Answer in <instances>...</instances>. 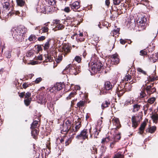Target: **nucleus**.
I'll return each mask as SVG.
<instances>
[{"label":"nucleus","mask_w":158,"mask_h":158,"mask_svg":"<svg viewBox=\"0 0 158 158\" xmlns=\"http://www.w3.org/2000/svg\"><path fill=\"white\" fill-rule=\"evenodd\" d=\"M110 104V102L108 101H106L103 102L102 104V109H104L105 108H106L109 106Z\"/></svg>","instance_id":"23"},{"label":"nucleus","mask_w":158,"mask_h":158,"mask_svg":"<svg viewBox=\"0 0 158 158\" xmlns=\"http://www.w3.org/2000/svg\"><path fill=\"white\" fill-rule=\"evenodd\" d=\"M114 158H123V156L119 153H118L115 154Z\"/></svg>","instance_id":"43"},{"label":"nucleus","mask_w":158,"mask_h":158,"mask_svg":"<svg viewBox=\"0 0 158 158\" xmlns=\"http://www.w3.org/2000/svg\"><path fill=\"white\" fill-rule=\"evenodd\" d=\"M114 5H119L120 2V0H113Z\"/></svg>","instance_id":"53"},{"label":"nucleus","mask_w":158,"mask_h":158,"mask_svg":"<svg viewBox=\"0 0 158 158\" xmlns=\"http://www.w3.org/2000/svg\"><path fill=\"white\" fill-rule=\"evenodd\" d=\"M48 3L49 5L54 6L56 4V1L55 0H48Z\"/></svg>","instance_id":"39"},{"label":"nucleus","mask_w":158,"mask_h":158,"mask_svg":"<svg viewBox=\"0 0 158 158\" xmlns=\"http://www.w3.org/2000/svg\"><path fill=\"white\" fill-rule=\"evenodd\" d=\"M115 141L118 142V140H120L121 136L120 135V133H118L115 135L113 137Z\"/></svg>","instance_id":"22"},{"label":"nucleus","mask_w":158,"mask_h":158,"mask_svg":"<svg viewBox=\"0 0 158 158\" xmlns=\"http://www.w3.org/2000/svg\"><path fill=\"white\" fill-rule=\"evenodd\" d=\"M30 41H34L35 40V36L34 35H31L28 38Z\"/></svg>","instance_id":"50"},{"label":"nucleus","mask_w":158,"mask_h":158,"mask_svg":"<svg viewBox=\"0 0 158 158\" xmlns=\"http://www.w3.org/2000/svg\"><path fill=\"white\" fill-rule=\"evenodd\" d=\"M81 67L76 65L69 64L65 68V70L69 71L70 74L75 75L77 74L81 71Z\"/></svg>","instance_id":"3"},{"label":"nucleus","mask_w":158,"mask_h":158,"mask_svg":"<svg viewBox=\"0 0 158 158\" xmlns=\"http://www.w3.org/2000/svg\"><path fill=\"white\" fill-rule=\"evenodd\" d=\"M137 70L139 72L141 73H142L144 75H146V72L142 70L141 68H138L137 69Z\"/></svg>","instance_id":"41"},{"label":"nucleus","mask_w":158,"mask_h":158,"mask_svg":"<svg viewBox=\"0 0 158 158\" xmlns=\"http://www.w3.org/2000/svg\"><path fill=\"white\" fill-rule=\"evenodd\" d=\"M100 131V128L98 127L97 126L95 129H94V137L97 138V136L98 135L99 132Z\"/></svg>","instance_id":"18"},{"label":"nucleus","mask_w":158,"mask_h":158,"mask_svg":"<svg viewBox=\"0 0 158 158\" xmlns=\"http://www.w3.org/2000/svg\"><path fill=\"white\" fill-rule=\"evenodd\" d=\"M45 37L44 36H42L38 38V40L39 41H42L45 40Z\"/></svg>","instance_id":"60"},{"label":"nucleus","mask_w":158,"mask_h":158,"mask_svg":"<svg viewBox=\"0 0 158 158\" xmlns=\"http://www.w3.org/2000/svg\"><path fill=\"white\" fill-rule=\"evenodd\" d=\"M44 25H45L46 26L43 27L40 29V30L42 31V33L46 32H48V27H46V26H47V23H45Z\"/></svg>","instance_id":"27"},{"label":"nucleus","mask_w":158,"mask_h":158,"mask_svg":"<svg viewBox=\"0 0 158 158\" xmlns=\"http://www.w3.org/2000/svg\"><path fill=\"white\" fill-rule=\"evenodd\" d=\"M141 107V106L139 105L138 104H135L133 106V112H135L138 111Z\"/></svg>","instance_id":"19"},{"label":"nucleus","mask_w":158,"mask_h":158,"mask_svg":"<svg viewBox=\"0 0 158 158\" xmlns=\"http://www.w3.org/2000/svg\"><path fill=\"white\" fill-rule=\"evenodd\" d=\"M110 138L108 136L102 139V143H103L105 142H108L110 140Z\"/></svg>","instance_id":"37"},{"label":"nucleus","mask_w":158,"mask_h":158,"mask_svg":"<svg viewBox=\"0 0 158 158\" xmlns=\"http://www.w3.org/2000/svg\"><path fill=\"white\" fill-rule=\"evenodd\" d=\"M31 98H27L24 100V102L25 105L27 106L30 104L31 102Z\"/></svg>","instance_id":"31"},{"label":"nucleus","mask_w":158,"mask_h":158,"mask_svg":"<svg viewBox=\"0 0 158 158\" xmlns=\"http://www.w3.org/2000/svg\"><path fill=\"white\" fill-rule=\"evenodd\" d=\"M88 130L84 129L82 130L81 133L79 135H77L76 137L77 139H83L85 140L88 138Z\"/></svg>","instance_id":"6"},{"label":"nucleus","mask_w":158,"mask_h":158,"mask_svg":"<svg viewBox=\"0 0 158 158\" xmlns=\"http://www.w3.org/2000/svg\"><path fill=\"white\" fill-rule=\"evenodd\" d=\"M50 40V39H48L44 44V45H43L44 50H46L49 48L50 46L49 42Z\"/></svg>","instance_id":"20"},{"label":"nucleus","mask_w":158,"mask_h":158,"mask_svg":"<svg viewBox=\"0 0 158 158\" xmlns=\"http://www.w3.org/2000/svg\"><path fill=\"white\" fill-rule=\"evenodd\" d=\"M70 128H68L66 126V125H65L64 123L62 127V128L61 131L67 133Z\"/></svg>","instance_id":"24"},{"label":"nucleus","mask_w":158,"mask_h":158,"mask_svg":"<svg viewBox=\"0 0 158 158\" xmlns=\"http://www.w3.org/2000/svg\"><path fill=\"white\" fill-rule=\"evenodd\" d=\"M38 133L39 131L36 129L32 130L31 131V134L34 138H35V136L38 135Z\"/></svg>","instance_id":"29"},{"label":"nucleus","mask_w":158,"mask_h":158,"mask_svg":"<svg viewBox=\"0 0 158 158\" xmlns=\"http://www.w3.org/2000/svg\"><path fill=\"white\" fill-rule=\"evenodd\" d=\"M125 91H126L124 89V88L123 89H121L120 87L119 86L118 88L117 93L118 97H119L122 95Z\"/></svg>","instance_id":"14"},{"label":"nucleus","mask_w":158,"mask_h":158,"mask_svg":"<svg viewBox=\"0 0 158 158\" xmlns=\"http://www.w3.org/2000/svg\"><path fill=\"white\" fill-rule=\"evenodd\" d=\"M120 41V43L122 44H124L126 42V41L125 40L122 39H121Z\"/></svg>","instance_id":"64"},{"label":"nucleus","mask_w":158,"mask_h":158,"mask_svg":"<svg viewBox=\"0 0 158 158\" xmlns=\"http://www.w3.org/2000/svg\"><path fill=\"white\" fill-rule=\"evenodd\" d=\"M42 80V78L41 77H39L37 78L36 80L35 81V83L36 84L40 82Z\"/></svg>","instance_id":"57"},{"label":"nucleus","mask_w":158,"mask_h":158,"mask_svg":"<svg viewBox=\"0 0 158 158\" xmlns=\"http://www.w3.org/2000/svg\"><path fill=\"white\" fill-rule=\"evenodd\" d=\"M62 56H59L58 57L56 58V60L57 63H59L60 61H61L62 59Z\"/></svg>","instance_id":"51"},{"label":"nucleus","mask_w":158,"mask_h":158,"mask_svg":"<svg viewBox=\"0 0 158 158\" xmlns=\"http://www.w3.org/2000/svg\"><path fill=\"white\" fill-rule=\"evenodd\" d=\"M91 152L92 154H96L97 153V149L95 146H93L91 148Z\"/></svg>","instance_id":"33"},{"label":"nucleus","mask_w":158,"mask_h":158,"mask_svg":"<svg viewBox=\"0 0 158 158\" xmlns=\"http://www.w3.org/2000/svg\"><path fill=\"white\" fill-rule=\"evenodd\" d=\"M71 18L70 17H68L65 20H64V23H67V25H71Z\"/></svg>","instance_id":"34"},{"label":"nucleus","mask_w":158,"mask_h":158,"mask_svg":"<svg viewBox=\"0 0 158 158\" xmlns=\"http://www.w3.org/2000/svg\"><path fill=\"white\" fill-rule=\"evenodd\" d=\"M2 14L4 16H7L8 15V11L10 8L9 3L8 2H4L2 4Z\"/></svg>","instance_id":"4"},{"label":"nucleus","mask_w":158,"mask_h":158,"mask_svg":"<svg viewBox=\"0 0 158 158\" xmlns=\"http://www.w3.org/2000/svg\"><path fill=\"white\" fill-rule=\"evenodd\" d=\"M31 95V93L27 92L25 94V98H29V97Z\"/></svg>","instance_id":"54"},{"label":"nucleus","mask_w":158,"mask_h":158,"mask_svg":"<svg viewBox=\"0 0 158 158\" xmlns=\"http://www.w3.org/2000/svg\"><path fill=\"white\" fill-rule=\"evenodd\" d=\"M64 10L66 12L68 13L70 11V9L69 7H65Z\"/></svg>","instance_id":"59"},{"label":"nucleus","mask_w":158,"mask_h":158,"mask_svg":"<svg viewBox=\"0 0 158 158\" xmlns=\"http://www.w3.org/2000/svg\"><path fill=\"white\" fill-rule=\"evenodd\" d=\"M111 64H117L119 62V59L117 54H113L111 57Z\"/></svg>","instance_id":"8"},{"label":"nucleus","mask_w":158,"mask_h":158,"mask_svg":"<svg viewBox=\"0 0 158 158\" xmlns=\"http://www.w3.org/2000/svg\"><path fill=\"white\" fill-rule=\"evenodd\" d=\"M33 54V52L32 51H29L27 53L26 56L27 57H30L32 56Z\"/></svg>","instance_id":"56"},{"label":"nucleus","mask_w":158,"mask_h":158,"mask_svg":"<svg viewBox=\"0 0 158 158\" xmlns=\"http://www.w3.org/2000/svg\"><path fill=\"white\" fill-rule=\"evenodd\" d=\"M76 92H71L69 95L67 97L66 99L68 100L71 99L72 98L74 97V96L76 95Z\"/></svg>","instance_id":"32"},{"label":"nucleus","mask_w":158,"mask_h":158,"mask_svg":"<svg viewBox=\"0 0 158 158\" xmlns=\"http://www.w3.org/2000/svg\"><path fill=\"white\" fill-rule=\"evenodd\" d=\"M56 87V91H58L62 89V87L61 85L60 84L58 83L55 85Z\"/></svg>","instance_id":"40"},{"label":"nucleus","mask_w":158,"mask_h":158,"mask_svg":"<svg viewBox=\"0 0 158 158\" xmlns=\"http://www.w3.org/2000/svg\"><path fill=\"white\" fill-rule=\"evenodd\" d=\"M90 67L89 70L92 73H97L103 68L102 63L99 61L96 62H91L89 63Z\"/></svg>","instance_id":"2"},{"label":"nucleus","mask_w":158,"mask_h":158,"mask_svg":"<svg viewBox=\"0 0 158 158\" xmlns=\"http://www.w3.org/2000/svg\"><path fill=\"white\" fill-rule=\"evenodd\" d=\"M146 21L147 19L145 18L144 17L142 18L139 21V23H140L139 26V27H142V29H145L147 24V23H146Z\"/></svg>","instance_id":"10"},{"label":"nucleus","mask_w":158,"mask_h":158,"mask_svg":"<svg viewBox=\"0 0 158 158\" xmlns=\"http://www.w3.org/2000/svg\"><path fill=\"white\" fill-rule=\"evenodd\" d=\"M5 55L7 58H10L11 57V52L9 51H7L5 53Z\"/></svg>","instance_id":"44"},{"label":"nucleus","mask_w":158,"mask_h":158,"mask_svg":"<svg viewBox=\"0 0 158 158\" xmlns=\"http://www.w3.org/2000/svg\"><path fill=\"white\" fill-rule=\"evenodd\" d=\"M56 87L55 85H54L53 87H52L51 89H50L51 92H55L56 91Z\"/></svg>","instance_id":"55"},{"label":"nucleus","mask_w":158,"mask_h":158,"mask_svg":"<svg viewBox=\"0 0 158 158\" xmlns=\"http://www.w3.org/2000/svg\"><path fill=\"white\" fill-rule=\"evenodd\" d=\"M35 59L36 60H42V56L41 55H40V56H39L37 57H36Z\"/></svg>","instance_id":"61"},{"label":"nucleus","mask_w":158,"mask_h":158,"mask_svg":"<svg viewBox=\"0 0 158 158\" xmlns=\"http://www.w3.org/2000/svg\"><path fill=\"white\" fill-rule=\"evenodd\" d=\"M130 104H131V100L130 99L128 98L125 102L124 106H127Z\"/></svg>","instance_id":"46"},{"label":"nucleus","mask_w":158,"mask_h":158,"mask_svg":"<svg viewBox=\"0 0 158 158\" xmlns=\"http://www.w3.org/2000/svg\"><path fill=\"white\" fill-rule=\"evenodd\" d=\"M44 56L45 58V61L46 62L52 61V57L50 55L48 54H45Z\"/></svg>","instance_id":"21"},{"label":"nucleus","mask_w":158,"mask_h":158,"mask_svg":"<svg viewBox=\"0 0 158 158\" xmlns=\"http://www.w3.org/2000/svg\"><path fill=\"white\" fill-rule=\"evenodd\" d=\"M65 125L68 128H71V121L69 119L67 120L65 123H64Z\"/></svg>","instance_id":"30"},{"label":"nucleus","mask_w":158,"mask_h":158,"mask_svg":"<svg viewBox=\"0 0 158 158\" xmlns=\"http://www.w3.org/2000/svg\"><path fill=\"white\" fill-rule=\"evenodd\" d=\"M62 51L63 54L65 56V55L70 52V48L68 45L66 44H64L62 47Z\"/></svg>","instance_id":"9"},{"label":"nucleus","mask_w":158,"mask_h":158,"mask_svg":"<svg viewBox=\"0 0 158 158\" xmlns=\"http://www.w3.org/2000/svg\"><path fill=\"white\" fill-rule=\"evenodd\" d=\"M13 13L15 14L16 15H18L19 16H21L22 15V13H21L19 11H14L13 12Z\"/></svg>","instance_id":"52"},{"label":"nucleus","mask_w":158,"mask_h":158,"mask_svg":"<svg viewBox=\"0 0 158 158\" xmlns=\"http://www.w3.org/2000/svg\"><path fill=\"white\" fill-rule=\"evenodd\" d=\"M146 125V123L145 122H143L141 125L140 127L139 128V130L140 131V134H142L143 132L145 127Z\"/></svg>","instance_id":"17"},{"label":"nucleus","mask_w":158,"mask_h":158,"mask_svg":"<svg viewBox=\"0 0 158 158\" xmlns=\"http://www.w3.org/2000/svg\"><path fill=\"white\" fill-rule=\"evenodd\" d=\"M112 122L113 124L116 126V128H118L121 127V125L118 118L114 117L112 119Z\"/></svg>","instance_id":"12"},{"label":"nucleus","mask_w":158,"mask_h":158,"mask_svg":"<svg viewBox=\"0 0 158 158\" xmlns=\"http://www.w3.org/2000/svg\"><path fill=\"white\" fill-rule=\"evenodd\" d=\"M156 128V127L155 126L151 127L149 129V132L151 133H153L155 131Z\"/></svg>","instance_id":"42"},{"label":"nucleus","mask_w":158,"mask_h":158,"mask_svg":"<svg viewBox=\"0 0 158 158\" xmlns=\"http://www.w3.org/2000/svg\"><path fill=\"white\" fill-rule=\"evenodd\" d=\"M70 6L74 11H76L80 7L79 2L78 1H75L72 4H70Z\"/></svg>","instance_id":"11"},{"label":"nucleus","mask_w":158,"mask_h":158,"mask_svg":"<svg viewBox=\"0 0 158 158\" xmlns=\"http://www.w3.org/2000/svg\"><path fill=\"white\" fill-rule=\"evenodd\" d=\"M105 86L103 90L100 92V94H105L107 93V91L111 89L112 88V85L110 82L109 81L105 82Z\"/></svg>","instance_id":"5"},{"label":"nucleus","mask_w":158,"mask_h":158,"mask_svg":"<svg viewBox=\"0 0 158 158\" xmlns=\"http://www.w3.org/2000/svg\"><path fill=\"white\" fill-rule=\"evenodd\" d=\"M132 87L131 84L128 82L126 83L125 84L124 86V89L126 91H129L131 90Z\"/></svg>","instance_id":"15"},{"label":"nucleus","mask_w":158,"mask_h":158,"mask_svg":"<svg viewBox=\"0 0 158 158\" xmlns=\"http://www.w3.org/2000/svg\"><path fill=\"white\" fill-rule=\"evenodd\" d=\"M131 121L132 123V127L134 128H136L140 122L139 116H134L132 117L131 118Z\"/></svg>","instance_id":"7"},{"label":"nucleus","mask_w":158,"mask_h":158,"mask_svg":"<svg viewBox=\"0 0 158 158\" xmlns=\"http://www.w3.org/2000/svg\"><path fill=\"white\" fill-rule=\"evenodd\" d=\"M147 52L144 50H141L140 52V55L141 56H145L147 55Z\"/></svg>","instance_id":"48"},{"label":"nucleus","mask_w":158,"mask_h":158,"mask_svg":"<svg viewBox=\"0 0 158 158\" xmlns=\"http://www.w3.org/2000/svg\"><path fill=\"white\" fill-rule=\"evenodd\" d=\"M156 99L154 97H152L149 98L148 100V103L150 104H152L154 103Z\"/></svg>","instance_id":"38"},{"label":"nucleus","mask_w":158,"mask_h":158,"mask_svg":"<svg viewBox=\"0 0 158 158\" xmlns=\"http://www.w3.org/2000/svg\"><path fill=\"white\" fill-rule=\"evenodd\" d=\"M149 80L150 81H154L156 79L155 77H149Z\"/></svg>","instance_id":"63"},{"label":"nucleus","mask_w":158,"mask_h":158,"mask_svg":"<svg viewBox=\"0 0 158 158\" xmlns=\"http://www.w3.org/2000/svg\"><path fill=\"white\" fill-rule=\"evenodd\" d=\"M26 28L23 26H19L13 29L12 35L14 40L19 42L24 40V34L26 32Z\"/></svg>","instance_id":"1"},{"label":"nucleus","mask_w":158,"mask_h":158,"mask_svg":"<svg viewBox=\"0 0 158 158\" xmlns=\"http://www.w3.org/2000/svg\"><path fill=\"white\" fill-rule=\"evenodd\" d=\"M22 86L24 88L26 89L27 87H28L29 84H27V83H24L23 84Z\"/></svg>","instance_id":"62"},{"label":"nucleus","mask_w":158,"mask_h":158,"mask_svg":"<svg viewBox=\"0 0 158 158\" xmlns=\"http://www.w3.org/2000/svg\"><path fill=\"white\" fill-rule=\"evenodd\" d=\"M146 94L144 90H142L139 93V97L141 98H143L146 96Z\"/></svg>","instance_id":"35"},{"label":"nucleus","mask_w":158,"mask_h":158,"mask_svg":"<svg viewBox=\"0 0 158 158\" xmlns=\"http://www.w3.org/2000/svg\"><path fill=\"white\" fill-rule=\"evenodd\" d=\"M85 104V102L83 101H80L77 104L78 107L80 108L84 106Z\"/></svg>","instance_id":"28"},{"label":"nucleus","mask_w":158,"mask_h":158,"mask_svg":"<svg viewBox=\"0 0 158 158\" xmlns=\"http://www.w3.org/2000/svg\"><path fill=\"white\" fill-rule=\"evenodd\" d=\"M146 90L147 91V93L149 94H150L156 91V89L155 88H152L151 86L150 85L148 86L146 88Z\"/></svg>","instance_id":"13"},{"label":"nucleus","mask_w":158,"mask_h":158,"mask_svg":"<svg viewBox=\"0 0 158 158\" xmlns=\"http://www.w3.org/2000/svg\"><path fill=\"white\" fill-rule=\"evenodd\" d=\"M149 107V105L148 103L145 105L143 107V110H147Z\"/></svg>","instance_id":"58"},{"label":"nucleus","mask_w":158,"mask_h":158,"mask_svg":"<svg viewBox=\"0 0 158 158\" xmlns=\"http://www.w3.org/2000/svg\"><path fill=\"white\" fill-rule=\"evenodd\" d=\"M81 127V123L79 122L75 124V126L73 127V131L74 132H77L79 130Z\"/></svg>","instance_id":"16"},{"label":"nucleus","mask_w":158,"mask_h":158,"mask_svg":"<svg viewBox=\"0 0 158 158\" xmlns=\"http://www.w3.org/2000/svg\"><path fill=\"white\" fill-rule=\"evenodd\" d=\"M75 60L78 63H80L81 61V58L79 56H76L74 58Z\"/></svg>","instance_id":"45"},{"label":"nucleus","mask_w":158,"mask_h":158,"mask_svg":"<svg viewBox=\"0 0 158 158\" xmlns=\"http://www.w3.org/2000/svg\"><path fill=\"white\" fill-rule=\"evenodd\" d=\"M152 118L154 122H155L158 119V115L157 114H153L152 116Z\"/></svg>","instance_id":"36"},{"label":"nucleus","mask_w":158,"mask_h":158,"mask_svg":"<svg viewBox=\"0 0 158 158\" xmlns=\"http://www.w3.org/2000/svg\"><path fill=\"white\" fill-rule=\"evenodd\" d=\"M56 27L59 30L62 29L64 27V25L61 24H58L56 26Z\"/></svg>","instance_id":"49"},{"label":"nucleus","mask_w":158,"mask_h":158,"mask_svg":"<svg viewBox=\"0 0 158 158\" xmlns=\"http://www.w3.org/2000/svg\"><path fill=\"white\" fill-rule=\"evenodd\" d=\"M38 125V121L35 120L34 121L33 123H32L31 127L32 129H34L37 127Z\"/></svg>","instance_id":"25"},{"label":"nucleus","mask_w":158,"mask_h":158,"mask_svg":"<svg viewBox=\"0 0 158 158\" xmlns=\"http://www.w3.org/2000/svg\"><path fill=\"white\" fill-rule=\"evenodd\" d=\"M131 79V76L128 74L126 75L124 78V80L126 81H128L130 80Z\"/></svg>","instance_id":"47"},{"label":"nucleus","mask_w":158,"mask_h":158,"mask_svg":"<svg viewBox=\"0 0 158 158\" xmlns=\"http://www.w3.org/2000/svg\"><path fill=\"white\" fill-rule=\"evenodd\" d=\"M16 2L17 5L20 6H23L25 3V1L23 0H16Z\"/></svg>","instance_id":"26"}]
</instances>
